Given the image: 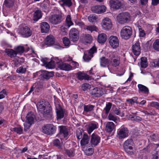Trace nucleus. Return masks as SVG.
<instances>
[{
    "label": "nucleus",
    "instance_id": "1",
    "mask_svg": "<svg viewBox=\"0 0 159 159\" xmlns=\"http://www.w3.org/2000/svg\"><path fill=\"white\" fill-rule=\"evenodd\" d=\"M38 110L47 118H50L52 116V108L48 102H40L37 105Z\"/></svg>",
    "mask_w": 159,
    "mask_h": 159
},
{
    "label": "nucleus",
    "instance_id": "2",
    "mask_svg": "<svg viewBox=\"0 0 159 159\" xmlns=\"http://www.w3.org/2000/svg\"><path fill=\"white\" fill-rule=\"evenodd\" d=\"M117 20L119 23L123 24L130 21L131 16L128 12H124L119 14L116 17Z\"/></svg>",
    "mask_w": 159,
    "mask_h": 159
},
{
    "label": "nucleus",
    "instance_id": "3",
    "mask_svg": "<svg viewBox=\"0 0 159 159\" xmlns=\"http://www.w3.org/2000/svg\"><path fill=\"white\" fill-rule=\"evenodd\" d=\"M132 34L131 28L129 26L124 27L120 31V35L122 38L128 39L130 38Z\"/></svg>",
    "mask_w": 159,
    "mask_h": 159
},
{
    "label": "nucleus",
    "instance_id": "4",
    "mask_svg": "<svg viewBox=\"0 0 159 159\" xmlns=\"http://www.w3.org/2000/svg\"><path fill=\"white\" fill-rule=\"evenodd\" d=\"M134 142L131 139H129L126 140L124 143L123 147L126 152L130 155L133 154V147Z\"/></svg>",
    "mask_w": 159,
    "mask_h": 159
},
{
    "label": "nucleus",
    "instance_id": "5",
    "mask_svg": "<svg viewBox=\"0 0 159 159\" xmlns=\"http://www.w3.org/2000/svg\"><path fill=\"white\" fill-rule=\"evenodd\" d=\"M56 130V126L52 124L45 125L42 128L43 132L45 134L48 135L54 134Z\"/></svg>",
    "mask_w": 159,
    "mask_h": 159
},
{
    "label": "nucleus",
    "instance_id": "6",
    "mask_svg": "<svg viewBox=\"0 0 159 159\" xmlns=\"http://www.w3.org/2000/svg\"><path fill=\"white\" fill-rule=\"evenodd\" d=\"M80 37V32L76 29L73 28L69 31V38L70 41L73 42H77Z\"/></svg>",
    "mask_w": 159,
    "mask_h": 159
},
{
    "label": "nucleus",
    "instance_id": "7",
    "mask_svg": "<svg viewBox=\"0 0 159 159\" xmlns=\"http://www.w3.org/2000/svg\"><path fill=\"white\" fill-rule=\"evenodd\" d=\"M18 32L24 37H29L32 34L31 30L26 26H20L18 30Z\"/></svg>",
    "mask_w": 159,
    "mask_h": 159
},
{
    "label": "nucleus",
    "instance_id": "8",
    "mask_svg": "<svg viewBox=\"0 0 159 159\" xmlns=\"http://www.w3.org/2000/svg\"><path fill=\"white\" fill-rule=\"evenodd\" d=\"M97 52V48L95 46H93L89 51L88 52H85L83 58L87 62L89 61L93 57V54Z\"/></svg>",
    "mask_w": 159,
    "mask_h": 159
},
{
    "label": "nucleus",
    "instance_id": "9",
    "mask_svg": "<svg viewBox=\"0 0 159 159\" xmlns=\"http://www.w3.org/2000/svg\"><path fill=\"white\" fill-rule=\"evenodd\" d=\"M62 20V16L58 14L52 15L49 18L50 23L53 25H57L60 23Z\"/></svg>",
    "mask_w": 159,
    "mask_h": 159
},
{
    "label": "nucleus",
    "instance_id": "10",
    "mask_svg": "<svg viewBox=\"0 0 159 159\" xmlns=\"http://www.w3.org/2000/svg\"><path fill=\"white\" fill-rule=\"evenodd\" d=\"M129 130L126 127H123L118 131V134L120 139L125 138L128 136Z\"/></svg>",
    "mask_w": 159,
    "mask_h": 159
},
{
    "label": "nucleus",
    "instance_id": "11",
    "mask_svg": "<svg viewBox=\"0 0 159 159\" xmlns=\"http://www.w3.org/2000/svg\"><path fill=\"white\" fill-rule=\"evenodd\" d=\"M108 40L110 45L112 48H116L118 47L119 42L117 37L111 36L109 37Z\"/></svg>",
    "mask_w": 159,
    "mask_h": 159
},
{
    "label": "nucleus",
    "instance_id": "12",
    "mask_svg": "<svg viewBox=\"0 0 159 159\" xmlns=\"http://www.w3.org/2000/svg\"><path fill=\"white\" fill-rule=\"evenodd\" d=\"M106 7L104 6L98 5L93 6L91 8L93 12L99 14L103 13L105 11Z\"/></svg>",
    "mask_w": 159,
    "mask_h": 159
},
{
    "label": "nucleus",
    "instance_id": "13",
    "mask_svg": "<svg viewBox=\"0 0 159 159\" xmlns=\"http://www.w3.org/2000/svg\"><path fill=\"white\" fill-rule=\"evenodd\" d=\"M91 137L90 143L91 145L96 146L100 142L101 138L96 134H93Z\"/></svg>",
    "mask_w": 159,
    "mask_h": 159
},
{
    "label": "nucleus",
    "instance_id": "14",
    "mask_svg": "<svg viewBox=\"0 0 159 159\" xmlns=\"http://www.w3.org/2000/svg\"><path fill=\"white\" fill-rule=\"evenodd\" d=\"M56 110L57 119L60 120L63 118L64 116L65 111L62 109L61 106L59 104L56 106Z\"/></svg>",
    "mask_w": 159,
    "mask_h": 159
},
{
    "label": "nucleus",
    "instance_id": "15",
    "mask_svg": "<svg viewBox=\"0 0 159 159\" xmlns=\"http://www.w3.org/2000/svg\"><path fill=\"white\" fill-rule=\"evenodd\" d=\"M103 28L106 30L110 29L112 27V23L111 20L108 18L103 19L102 23Z\"/></svg>",
    "mask_w": 159,
    "mask_h": 159
},
{
    "label": "nucleus",
    "instance_id": "16",
    "mask_svg": "<svg viewBox=\"0 0 159 159\" xmlns=\"http://www.w3.org/2000/svg\"><path fill=\"white\" fill-rule=\"evenodd\" d=\"M90 93L95 97H99L103 94V92L101 88L96 87L91 90Z\"/></svg>",
    "mask_w": 159,
    "mask_h": 159
},
{
    "label": "nucleus",
    "instance_id": "17",
    "mask_svg": "<svg viewBox=\"0 0 159 159\" xmlns=\"http://www.w3.org/2000/svg\"><path fill=\"white\" fill-rule=\"evenodd\" d=\"M132 50L134 54L136 56H139L140 53L141 48L139 44L136 42L132 47Z\"/></svg>",
    "mask_w": 159,
    "mask_h": 159
},
{
    "label": "nucleus",
    "instance_id": "18",
    "mask_svg": "<svg viewBox=\"0 0 159 159\" xmlns=\"http://www.w3.org/2000/svg\"><path fill=\"white\" fill-rule=\"evenodd\" d=\"M57 63L58 66L62 70L68 71L71 69V66L68 64L63 63L62 61H57Z\"/></svg>",
    "mask_w": 159,
    "mask_h": 159
},
{
    "label": "nucleus",
    "instance_id": "19",
    "mask_svg": "<svg viewBox=\"0 0 159 159\" xmlns=\"http://www.w3.org/2000/svg\"><path fill=\"white\" fill-rule=\"evenodd\" d=\"M112 56L111 57V59L112 61L111 62V63L112 66L116 67L118 66L120 62V59L119 57H116L115 55L112 54L111 55Z\"/></svg>",
    "mask_w": 159,
    "mask_h": 159
},
{
    "label": "nucleus",
    "instance_id": "20",
    "mask_svg": "<svg viewBox=\"0 0 159 159\" xmlns=\"http://www.w3.org/2000/svg\"><path fill=\"white\" fill-rule=\"evenodd\" d=\"M98 124L94 122L91 123L88 125L87 129V131L89 134H90L94 130L98 128Z\"/></svg>",
    "mask_w": 159,
    "mask_h": 159
},
{
    "label": "nucleus",
    "instance_id": "21",
    "mask_svg": "<svg viewBox=\"0 0 159 159\" xmlns=\"http://www.w3.org/2000/svg\"><path fill=\"white\" fill-rule=\"evenodd\" d=\"M40 28L42 33H46L48 31L50 26L47 22H43L41 23Z\"/></svg>",
    "mask_w": 159,
    "mask_h": 159
},
{
    "label": "nucleus",
    "instance_id": "22",
    "mask_svg": "<svg viewBox=\"0 0 159 159\" xmlns=\"http://www.w3.org/2000/svg\"><path fill=\"white\" fill-rule=\"evenodd\" d=\"M111 7L114 9H118L122 6L121 3L119 1L116 0H111L110 1Z\"/></svg>",
    "mask_w": 159,
    "mask_h": 159
},
{
    "label": "nucleus",
    "instance_id": "23",
    "mask_svg": "<svg viewBox=\"0 0 159 159\" xmlns=\"http://www.w3.org/2000/svg\"><path fill=\"white\" fill-rule=\"evenodd\" d=\"M60 134L64 138H66L68 135V131L67 128L65 126H59Z\"/></svg>",
    "mask_w": 159,
    "mask_h": 159
},
{
    "label": "nucleus",
    "instance_id": "24",
    "mask_svg": "<svg viewBox=\"0 0 159 159\" xmlns=\"http://www.w3.org/2000/svg\"><path fill=\"white\" fill-rule=\"evenodd\" d=\"M55 42L54 37L51 35L48 36L45 39V44L46 45L50 46L52 45Z\"/></svg>",
    "mask_w": 159,
    "mask_h": 159
},
{
    "label": "nucleus",
    "instance_id": "25",
    "mask_svg": "<svg viewBox=\"0 0 159 159\" xmlns=\"http://www.w3.org/2000/svg\"><path fill=\"white\" fill-rule=\"evenodd\" d=\"M5 52L11 58L14 57H16L17 55L15 50H14L11 49L6 48L5 50Z\"/></svg>",
    "mask_w": 159,
    "mask_h": 159
},
{
    "label": "nucleus",
    "instance_id": "26",
    "mask_svg": "<svg viewBox=\"0 0 159 159\" xmlns=\"http://www.w3.org/2000/svg\"><path fill=\"white\" fill-rule=\"evenodd\" d=\"M54 72L53 71L49 72L46 71H43L41 75L43 79L46 80L49 79L54 75Z\"/></svg>",
    "mask_w": 159,
    "mask_h": 159
},
{
    "label": "nucleus",
    "instance_id": "27",
    "mask_svg": "<svg viewBox=\"0 0 159 159\" xmlns=\"http://www.w3.org/2000/svg\"><path fill=\"white\" fill-rule=\"evenodd\" d=\"M100 66L103 67H108L109 61L105 57H102L100 59Z\"/></svg>",
    "mask_w": 159,
    "mask_h": 159
},
{
    "label": "nucleus",
    "instance_id": "28",
    "mask_svg": "<svg viewBox=\"0 0 159 159\" xmlns=\"http://www.w3.org/2000/svg\"><path fill=\"white\" fill-rule=\"evenodd\" d=\"M26 118L28 122L33 124L35 120V116L32 112H30L27 114Z\"/></svg>",
    "mask_w": 159,
    "mask_h": 159
},
{
    "label": "nucleus",
    "instance_id": "29",
    "mask_svg": "<svg viewBox=\"0 0 159 159\" xmlns=\"http://www.w3.org/2000/svg\"><path fill=\"white\" fill-rule=\"evenodd\" d=\"M115 127L114 123L111 122H107L105 130L108 132H111Z\"/></svg>",
    "mask_w": 159,
    "mask_h": 159
},
{
    "label": "nucleus",
    "instance_id": "30",
    "mask_svg": "<svg viewBox=\"0 0 159 159\" xmlns=\"http://www.w3.org/2000/svg\"><path fill=\"white\" fill-rule=\"evenodd\" d=\"M89 138L88 135L86 134H84L83 138L80 141V144L81 146H84L89 143Z\"/></svg>",
    "mask_w": 159,
    "mask_h": 159
},
{
    "label": "nucleus",
    "instance_id": "31",
    "mask_svg": "<svg viewBox=\"0 0 159 159\" xmlns=\"http://www.w3.org/2000/svg\"><path fill=\"white\" fill-rule=\"evenodd\" d=\"M107 39L106 34L104 33L99 34L98 36V41L100 43H104Z\"/></svg>",
    "mask_w": 159,
    "mask_h": 159
},
{
    "label": "nucleus",
    "instance_id": "32",
    "mask_svg": "<svg viewBox=\"0 0 159 159\" xmlns=\"http://www.w3.org/2000/svg\"><path fill=\"white\" fill-rule=\"evenodd\" d=\"M77 78L79 80H82L84 79L89 80V75L83 73L81 72H78L77 74Z\"/></svg>",
    "mask_w": 159,
    "mask_h": 159
},
{
    "label": "nucleus",
    "instance_id": "33",
    "mask_svg": "<svg viewBox=\"0 0 159 159\" xmlns=\"http://www.w3.org/2000/svg\"><path fill=\"white\" fill-rule=\"evenodd\" d=\"M41 11L39 10L36 11L34 13L33 16V20L37 21L42 17Z\"/></svg>",
    "mask_w": 159,
    "mask_h": 159
},
{
    "label": "nucleus",
    "instance_id": "34",
    "mask_svg": "<svg viewBox=\"0 0 159 159\" xmlns=\"http://www.w3.org/2000/svg\"><path fill=\"white\" fill-rule=\"evenodd\" d=\"M93 40L92 37L89 34H85L84 37V42L86 43H90Z\"/></svg>",
    "mask_w": 159,
    "mask_h": 159
},
{
    "label": "nucleus",
    "instance_id": "35",
    "mask_svg": "<svg viewBox=\"0 0 159 159\" xmlns=\"http://www.w3.org/2000/svg\"><path fill=\"white\" fill-rule=\"evenodd\" d=\"M138 87L139 89V91L143 92L144 93L147 94L148 93V89L145 86L141 84H139L138 85Z\"/></svg>",
    "mask_w": 159,
    "mask_h": 159
},
{
    "label": "nucleus",
    "instance_id": "36",
    "mask_svg": "<svg viewBox=\"0 0 159 159\" xmlns=\"http://www.w3.org/2000/svg\"><path fill=\"white\" fill-rule=\"evenodd\" d=\"M141 66L143 68H146L148 66L147 60L145 57H143L141 58Z\"/></svg>",
    "mask_w": 159,
    "mask_h": 159
},
{
    "label": "nucleus",
    "instance_id": "37",
    "mask_svg": "<svg viewBox=\"0 0 159 159\" xmlns=\"http://www.w3.org/2000/svg\"><path fill=\"white\" fill-rule=\"evenodd\" d=\"M15 0H5L3 5L6 7L10 8L14 5Z\"/></svg>",
    "mask_w": 159,
    "mask_h": 159
},
{
    "label": "nucleus",
    "instance_id": "38",
    "mask_svg": "<svg viewBox=\"0 0 159 159\" xmlns=\"http://www.w3.org/2000/svg\"><path fill=\"white\" fill-rule=\"evenodd\" d=\"M95 106L92 105H84V111L86 112H89L93 110Z\"/></svg>",
    "mask_w": 159,
    "mask_h": 159
},
{
    "label": "nucleus",
    "instance_id": "39",
    "mask_svg": "<svg viewBox=\"0 0 159 159\" xmlns=\"http://www.w3.org/2000/svg\"><path fill=\"white\" fill-rule=\"evenodd\" d=\"M112 105V103L110 102H108L106 104V106L103 110L104 112L106 114H107L109 113L111 107Z\"/></svg>",
    "mask_w": 159,
    "mask_h": 159
},
{
    "label": "nucleus",
    "instance_id": "40",
    "mask_svg": "<svg viewBox=\"0 0 159 159\" xmlns=\"http://www.w3.org/2000/svg\"><path fill=\"white\" fill-rule=\"evenodd\" d=\"M66 22L68 28L73 25V23L71 21V16L70 15H68L67 16Z\"/></svg>",
    "mask_w": 159,
    "mask_h": 159
},
{
    "label": "nucleus",
    "instance_id": "41",
    "mask_svg": "<svg viewBox=\"0 0 159 159\" xmlns=\"http://www.w3.org/2000/svg\"><path fill=\"white\" fill-rule=\"evenodd\" d=\"M16 54H21L23 53L25 51V49L23 46H19L15 49Z\"/></svg>",
    "mask_w": 159,
    "mask_h": 159
},
{
    "label": "nucleus",
    "instance_id": "42",
    "mask_svg": "<svg viewBox=\"0 0 159 159\" xmlns=\"http://www.w3.org/2000/svg\"><path fill=\"white\" fill-rule=\"evenodd\" d=\"M60 2L62 3L63 5L66 6L68 7L71 6L72 4L71 0H61Z\"/></svg>",
    "mask_w": 159,
    "mask_h": 159
},
{
    "label": "nucleus",
    "instance_id": "43",
    "mask_svg": "<svg viewBox=\"0 0 159 159\" xmlns=\"http://www.w3.org/2000/svg\"><path fill=\"white\" fill-rule=\"evenodd\" d=\"M13 130L17 134H21L23 133V129L21 126H19L13 128Z\"/></svg>",
    "mask_w": 159,
    "mask_h": 159
},
{
    "label": "nucleus",
    "instance_id": "44",
    "mask_svg": "<svg viewBox=\"0 0 159 159\" xmlns=\"http://www.w3.org/2000/svg\"><path fill=\"white\" fill-rule=\"evenodd\" d=\"M153 48L156 51H159V39L156 40L153 44Z\"/></svg>",
    "mask_w": 159,
    "mask_h": 159
},
{
    "label": "nucleus",
    "instance_id": "45",
    "mask_svg": "<svg viewBox=\"0 0 159 159\" xmlns=\"http://www.w3.org/2000/svg\"><path fill=\"white\" fill-rule=\"evenodd\" d=\"M86 29L87 30H89L92 32L94 31H97V29L95 26L94 25H92L86 26Z\"/></svg>",
    "mask_w": 159,
    "mask_h": 159
},
{
    "label": "nucleus",
    "instance_id": "46",
    "mask_svg": "<svg viewBox=\"0 0 159 159\" xmlns=\"http://www.w3.org/2000/svg\"><path fill=\"white\" fill-rule=\"evenodd\" d=\"M88 19L89 22L93 23L96 21L97 19V17L93 15H90L88 17Z\"/></svg>",
    "mask_w": 159,
    "mask_h": 159
},
{
    "label": "nucleus",
    "instance_id": "47",
    "mask_svg": "<svg viewBox=\"0 0 159 159\" xmlns=\"http://www.w3.org/2000/svg\"><path fill=\"white\" fill-rule=\"evenodd\" d=\"M152 65L155 67H159V58L153 60L152 62Z\"/></svg>",
    "mask_w": 159,
    "mask_h": 159
},
{
    "label": "nucleus",
    "instance_id": "48",
    "mask_svg": "<svg viewBox=\"0 0 159 159\" xmlns=\"http://www.w3.org/2000/svg\"><path fill=\"white\" fill-rule=\"evenodd\" d=\"M63 43L66 46H69L70 43V40L67 37H64L63 39Z\"/></svg>",
    "mask_w": 159,
    "mask_h": 159
},
{
    "label": "nucleus",
    "instance_id": "49",
    "mask_svg": "<svg viewBox=\"0 0 159 159\" xmlns=\"http://www.w3.org/2000/svg\"><path fill=\"white\" fill-rule=\"evenodd\" d=\"M86 154L88 156L92 155L93 153V149L92 148L86 149L85 151Z\"/></svg>",
    "mask_w": 159,
    "mask_h": 159
},
{
    "label": "nucleus",
    "instance_id": "50",
    "mask_svg": "<svg viewBox=\"0 0 159 159\" xmlns=\"http://www.w3.org/2000/svg\"><path fill=\"white\" fill-rule=\"evenodd\" d=\"M108 119L111 120H112L115 122L117 120V117L115 116L111 113H110L108 116Z\"/></svg>",
    "mask_w": 159,
    "mask_h": 159
},
{
    "label": "nucleus",
    "instance_id": "51",
    "mask_svg": "<svg viewBox=\"0 0 159 159\" xmlns=\"http://www.w3.org/2000/svg\"><path fill=\"white\" fill-rule=\"evenodd\" d=\"M76 136L78 139H80L83 136V130L78 129L76 131Z\"/></svg>",
    "mask_w": 159,
    "mask_h": 159
},
{
    "label": "nucleus",
    "instance_id": "52",
    "mask_svg": "<svg viewBox=\"0 0 159 159\" xmlns=\"http://www.w3.org/2000/svg\"><path fill=\"white\" fill-rule=\"evenodd\" d=\"M55 61H53V60H51L50 62H48L46 67L49 68H54L55 66Z\"/></svg>",
    "mask_w": 159,
    "mask_h": 159
},
{
    "label": "nucleus",
    "instance_id": "53",
    "mask_svg": "<svg viewBox=\"0 0 159 159\" xmlns=\"http://www.w3.org/2000/svg\"><path fill=\"white\" fill-rule=\"evenodd\" d=\"M139 31V36L141 37H143L145 35V33L144 30L141 28V26H138Z\"/></svg>",
    "mask_w": 159,
    "mask_h": 159
},
{
    "label": "nucleus",
    "instance_id": "54",
    "mask_svg": "<svg viewBox=\"0 0 159 159\" xmlns=\"http://www.w3.org/2000/svg\"><path fill=\"white\" fill-rule=\"evenodd\" d=\"M129 118H131L132 120L133 121H141L142 120L141 118L139 116H133L131 115L129 116Z\"/></svg>",
    "mask_w": 159,
    "mask_h": 159
},
{
    "label": "nucleus",
    "instance_id": "55",
    "mask_svg": "<svg viewBox=\"0 0 159 159\" xmlns=\"http://www.w3.org/2000/svg\"><path fill=\"white\" fill-rule=\"evenodd\" d=\"M65 151L66 154L69 157H73L75 155L72 150H66Z\"/></svg>",
    "mask_w": 159,
    "mask_h": 159
},
{
    "label": "nucleus",
    "instance_id": "56",
    "mask_svg": "<svg viewBox=\"0 0 159 159\" xmlns=\"http://www.w3.org/2000/svg\"><path fill=\"white\" fill-rule=\"evenodd\" d=\"M26 68H23L22 66L19 67L16 70V71L18 73H24L26 72Z\"/></svg>",
    "mask_w": 159,
    "mask_h": 159
},
{
    "label": "nucleus",
    "instance_id": "57",
    "mask_svg": "<svg viewBox=\"0 0 159 159\" xmlns=\"http://www.w3.org/2000/svg\"><path fill=\"white\" fill-rule=\"evenodd\" d=\"M90 88V85L88 84L84 83L82 86V89L83 91H85Z\"/></svg>",
    "mask_w": 159,
    "mask_h": 159
},
{
    "label": "nucleus",
    "instance_id": "58",
    "mask_svg": "<svg viewBox=\"0 0 159 159\" xmlns=\"http://www.w3.org/2000/svg\"><path fill=\"white\" fill-rule=\"evenodd\" d=\"M32 124H31L28 122H25L24 124V130L26 131L27 130L29 129L30 126V125Z\"/></svg>",
    "mask_w": 159,
    "mask_h": 159
},
{
    "label": "nucleus",
    "instance_id": "59",
    "mask_svg": "<svg viewBox=\"0 0 159 159\" xmlns=\"http://www.w3.org/2000/svg\"><path fill=\"white\" fill-rule=\"evenodd\" d=\"M53 144L57 147H60L61 146V143L59 140L56 139L53 141Z\"/></svg>",
    "mask_w": 159,
    "mask_h": 159
},
{
    "label": "nucleus",
    "instance_id": "60",
    "mask_svg": "<svg viewBox=\"0 0 159 159\" xmlns=\"http://www.w3.org/2000/svg\"><path fill=\"white\" fill-rule=\"evenodd\" d=\"M150 139L152 141L155 140L157 139V136L155 134H152L149 136H148Z\"/></svg>",
    "mask_w": 159,
    "mask_h": 159
},
{
    "label": "nucleus",
    "instance_id": "61",
    "mask_svg": "<svg viewBox=\"0 0 159 159\" xmlns=\"http://www.w3.org/2000/svg\"><path fill=\"white\" fill-rule=\"evenodd\" d=\"M66 26H67L66 25L61 26L60 27L61 31L63 32H66L67 30V29L66 27Z\"/></svg>",
    "mask_w": 159,
    "mask_h": 159
},
{
    "label": "nucleus",
    "instance_id": "62",
    "mask_svg": "<svg viewBox=\"0 0 159 159\" xmlns=\"http://www.w3.org/2000/svg\"><path fill=\"white\" fill-rule=\"evenodd\" d=\"M36 87V84L33 85L31 88L30 90L28 93L27 95H30L33 91H34L35 88Z\"/></svg>",
    "mask_w": 159,
    "mask_h": 159
},
{
    "label": "nucleus",
    "instance_id": "63",
    "mask_svg": "<svg viewBox=\"0 0 159 159\" xmlns=\"http://www.w3.org/2000/svg\"><path fill=\"white\" fill-rule=\"evenodd\" d=\"M159 3V0H152V4L153 6H156Z\"/></svg>",
    "mask_w": 159,
    "mask_h": 159
},
{
    "label": "nucleus",
    "instance_id": "64",
    "mask_svg": "<svg viewBox=\"0 0 159 159\" xmlns=\"http://www.w3.org/2000/svg\"><path fill=\"white\" fill-rule=\"evenodd\" d=\"M114 113L117 115H119L120 113V111L117 108H116L114 110Z\"/></svg>",
    "mask_w": 159,
    "mask_h": 159
}]
</instances>
